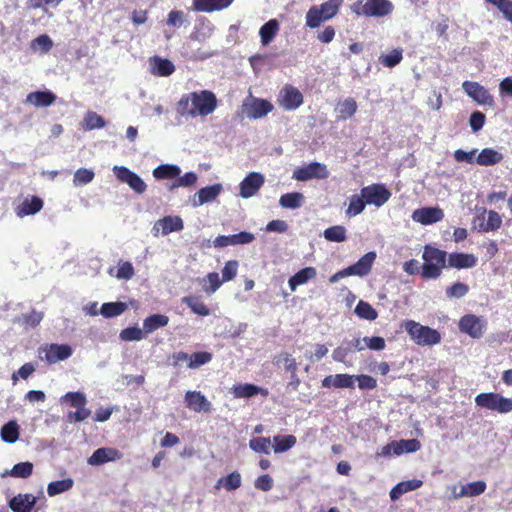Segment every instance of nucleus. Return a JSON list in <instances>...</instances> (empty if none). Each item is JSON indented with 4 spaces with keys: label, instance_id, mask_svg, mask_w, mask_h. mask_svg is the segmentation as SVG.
Segmentation results:
<instances>
[{
    "label": "nucleus",
    "instance_id": "obj_1",
    "mask_svg": "<svg viewBox=\"0 0 512 512\" xmlns=\"http://www.w3.org/2000/svg\"><path fill=\"white\" fill-rule=\"evenodd\" d=\"M216 95L209 90L193 91L183 94L176 104V111L181 117H206L217 108Z\"/></svg>",
    "mask_w": 512,
    "mask_h": 512
},
{
    "label": "nucleus",
    "instance_id": "obj_2",
    "mask_svg": "<svg viewBox=\"0 0 512 512\" xmlns=\"http://www.w3.org/2000/svg\"><path fill=\"white\" fill-rule=\"evenodd\" d=\"M446 252L430 245L424 246L422 259V277L425 279H437L446 266Z\"/></svg>",
    "mask_w": 512,
    "mask_h": 512
},
{
    "label": "nucleus",
    "instance_id": "obj_3",
    "mask_svg": "<svg viewBox=\"0 0 512 512\" xmlns=\"http://www.w3.org/2000/svg\"><path fill=\"white\" fill-rule=\"evenodd\" d=\"M342 4L343 0H327L320 5L311 6L305 16L306 26L311 29L318 28L322 22L336 16Z\"/></svg>",
    "mask_w": 512,
    "mask_h": 512
},
{
    "label": "nucleus",
    "instance_id": "obj_4",
    "mask_svg": "<svg viewBox=\"0 0 512 512\" xmlns=\"http://www.w3.org/2000/svg\"><path fill=\"white\" fill-rule=\"evenodd\" d=\"M402 327L411 340L419 346H434L441 342V334L433 328L424 326L414 320H406Z\"/></svg>",
    "mask_w": 512,
    "mask_h": 512
},
{
    "label": "nucleus",
    "instance_id": "obj_5",
    "mask_svg": "<svg viewBox=\"0 0 512 512\" xmlns=\"http://www.w3.org/2000/svg\"><path fill=\"white\" fill-rule=\"evenodd\" d=\"M393 4L389 0H358L351 6L357 16L384 17L393 11Z\"/></svg>",
    "mask_w": 512,
    "mask_h": 512
},
{
    "label": "nucleus",
    "instance_id": "obj_6",
    "mask_svg": "<svg viewBox=\"0 0 512 512\" xmlns=\"http://www.w3.org/2000/svg\"><path fill=\"white\" fill-rule=\"evenodd\" d=\"M475 404L502 414L512 411V399L497 393H480L475 397Z\"/></svg>",
    "mask_w": 512,
    "mask_h": 512
},
{
    "label": "nucleus",
    "instance_id": "obj_7",
    "mask_svg": "<svg viewBox=\"0 0 512 512\" xmlns=\"http://www.w3.org/2000/svg\"><path fill=\"white\" fill-rule=\"evenodd\" d=\"M465 94L479 106L494 108L495 100L489 90L475 81H464L461 85Z\"/></svg>",
    "mask_w": 512,
    "mask_h": 512
},
{
    "label": "nucleus",
    "instance_id": "obj_8",
    "mask_svg": "<svg viewBox=\"0 0 512 512\" xmlns=\"http://www.w3.org/2000/svg\"><path fill=\"white\" fill-rule=\"evenodd\" d=\"M243 113L249 119H259L273 110V105L265 100L250 96L247 98L243 105Z\"/></svg>",
    "mask_w": 512,
    "mask_h": 512
},
{
    "label": "nucleus",
    "instance_id": "obj_9",
    "mask_svg": "<svg viewBox=\"0 0 512 512\" xmlns=\"http://www.w3.org/2000/svg\"><path fill=\"white\" fill-rule=\"evenodd\" d=\"M112 170L119 181L127 184L137 194L146 191L147 185L143 179L127 167L115 165Z\"/></svg>",
    "mask_w": 512,
    "mask_h": 512
},
{
    "label": "nucleus",
    "instance_id": "obj_10",
    "mask_svg": "<svg viewBox=\"0 0 512 512\" xmlns=\"http://www.w3.org/2000/svg\"><path fill=\"white\" fill-rule=\"evenodd\" d=\"M184 228V222L180 216H165L157 220L152 227L154 237L166 236L172 232H180Z\"/></svg>",
    "mask_w": 512,
    "mask_h": 512
},
{
    "label": "nucleus",
    "instance_id": "obj_11",
    "mask_svg": "<svg viewBox=\"0 0 512 512\" xmlns=\"http://www.w3.org/2000/svg\"><path fill=\"white\" fill-rule=\"evenodd\" d=\"M362 195L367 205L375 207L383 206L391 197V193L382 184H372L361 189Z\"/></svg>",
    "mask_w": 512,
    "mask_h": 512
},
{
    "label": "nucleus",
    "instance_id": "obj_12",
    "mask_svg": "<svg viewBox=\"0 0 512 512\" xmlns=\"http://www.w3.org/2000/svg\"><path fill=\"white\" fill-rule=\"evenodd\" d=\"M328 177L327 167L318 162H312L308 165L297 168L292 178L297 181H308L311 179H325Z\"/></svg>",
    "mask_w": 512,
    "mask_h": 512
},
{
    "label": "nucleus",
    "instance_id": "obj_13",
    "mask_svg": "<svg viewBox=\"0 0 512 512\" xmlns=\"http://www.w3.org/2000/svg\"><path fill=\"white\" fill-rule=\"evenodd\" d=\"M487 322L484 318L473 314L463 316L459 321L461 332L468 334L473 338H480L484 334Z\"/></svg>",
    "mask_w": 512,
    "mask_h": 512
},
{
    "label": "nucleus",
    "instance_id": "obj_14",
    "mask_svg": "<svg viewBox=\"0 0 512 512\" xmlns=\"http://www.w3.org/2000/svg\"><path fill=\"white\" fill-rule=\"evenodd\" d=\"M265 182V177L259 172H250L239 184V196L248 199L255 196Z\"/></svg>",
    "mask_w": 512,
    "mask_h": 512
},
{
    "label": "nucleus",
    "instance_id": "obj_15",
    "mask_svg": "<svg viewBox=\"0 0 512 512\" xmlns=\"http://www.w3.org/2000/svg\"><path fill=\"white\" fill-rule=\"evenodd\" d=\"M411 218L421 225H432L444 218V211L439 207H422L413 211Z\"/></svg>",
    "mask_w": 512,
    "mask_h": 512
},
{
    "label": "nucleus",
    "instance_id": "obj_16",
    "mask_svg": "<svg viewBox=\"0 0 512 512\" xmlns=\"http://www.w3.org/2000/svg\"><path fill=\"white\" fill-rule=\"evenodd\" d=\"M303 103L302 93L293 86H285L279 93V105L287 111L296 110Z\"/></svg>",
    "mask_w": 512,
    "mask_h": 512
},
{
    "label": "nucleus",
    "instance_id": "obj_17",
    "mask_svg": "<svg viewBox=\"0 0 512 512\" xmlns=\"http://www.w3.org/2000/svg\"><path fill=\"white\" fill-rule=\"evenodd\" d=\"M123 457V454L113 447H102L96 449L92 455L87 459V464L90 466H100L108 462L118 461Z\"/></svg>",
    "mask_w": 512,
    "mask_h": 512
},
{
    "label": "nucleus",
    "instance_id": "obj_18",
    "mask_svg": "<svg viewBox=\"0 0 512 512\" xmlns=\"http://www.w3.org/2000/svg\"><path fill=\"white\" fill-rule=\"evenodd\" d=\"M185 404L188 409L200 413L210 412L211 403L200 391L188 390L184 397Z\"/></svg>",
    "mask_w": 512,
    "mask_h": 512
},
{
    "label": "nucleus",
    "instance_id": "obj_19",
    "mask_svg": "<svg viewBox=\"0 0 512 512\" xmlns=\"http://www.w3.org/2000/svg\"><path fill=\"white\" fill-rule=\"evenodd\" d=\"M222 190L223 186L221 184L203 187L191 198V205L196 208L212 202L220 195Z\"/></svg>",
    "mask_w": 512,
    "mask_h": 512
},
{
    "label": "nucleus",
    "instance_id": "obj_20",
    "mask_svg": "<svg viewBox=\"0 0 512 512\" xmlns=\"http://www.w3.org/2000/svg\"><path fill=\"white\" fill-rule=\"evenodd\" d=\"M73 353L72 348L66 344H51L44 349V359L48 363H57L68 359Z\"/></svg>",
    "mask_w": 512,
    "mask_h": 512
},
{
    "label": "nucleus",
    "instance_id": "obj_21",
    "mask_svg": "<svg viewBox=\"0 0 512 512\" xmlns=\"http://www.w3.org/2000/svg\"><path fill=\"white\" fill-rule=\"evenodd\" d=\"M376 252L371 251L363 255L355 264L348 267L351 276L365 277L372 269L376 260Z\"/></svg>",
    "mask_w": 512,
    "mask_h": 512
},
{
    "label": "nucleus",
    "instance_id": "obj_22",
    "mask_svg": "<svg viewBox=\"0 0 512 512\" xmlns=\"http://www.w3.org/2000/svg\"><path fill=\"white\" fill-rule=\"evenodd\" d=\"M56 101V95L49 90L30 92L25 99V103L37 108L52 106Z\"/></svg>",
    "mask_w": 512,
    "mask_h": 512
},
{
    "label": "nucleus",
    "instance_id": "obj_23",
    "mask_svg": "<svg viewBox=\"0 0 512 512\" xmlns=\"http://www.w3.org/2000/svg\"><path fill=\"white\" fill-rule=\"evenodd\" d=\"M233 2L234 0H193V10L196 12L212 13L230 7Z\"/></svg>",
    "mask_w": 512,
    "mask_h": 512
},
{
    "label": "nucleus",
    "instance_id": "obj_24",
    "mask_svg": "<svg viewBox=\"0 0 512 512\" xmlns=\"http://www.w3.org/2000/svg\"><path fill=\"white\" fill-rule=\"evenodd\" d=\"M149 69L153 75L168 77L175 71V65L168 59L154 56L149 59Z\"/></svg>",
    "mask_w": 512,
    "mask_h": 512
},
{
    "label": "nucleus",
    "instance_id": "obj_25",
    "mask_svg": "<svg viewBox=\"0 0 512 512\" xmlns=\"http://www.w3.org/2000/svg\"><path fill=\"white\" fill-rule=\"evenodd\" d=\"M37 503V497L33 494H18L9 501V507L13 512H31Z\"/></svg>",
    "mask_w": 512,
    "mask_h": 512
},
{
    "label": "nucleus",
    "instance_id": "obj_26",
    "mask_svg": "<svg viewBox=\"0 0 512 512\" xmlns=\"http://www.w3.org/2000/svg\"><path fill=\"white\" fill-rule=\"evenodd\" d=\"M43 208V201L37 196L26 197L17 207L16 214L18 217L34 215Z\"/></svg>",
    "mask_w": 512,
    "mask_h": 512
},
{
    "label": "nucleus",
    "instance_id": "obj_27",
    "mask_svg": "<svg viewBox=\"0 0 512 512\" xmlns=\"http://www.w3.org/2000/svg\"><path fill=\"white\" fill-rule=\"evenodd\" d=\"M477 258L468 253H451L448 256V266L456 269H467L476 266Z\"/></svg>",
    "mask_w": 512,
    "mask_h": 512
},
{
    "label": "nucleus",
    "instance_id": "obj_28",
    "mask_svg": "<svg viewBox=\"0 0 512 512\" xmlns=\"http://www.w3.org/2000/svg\"><path fill=\"white\" fill-rule=\"evenodd\" d=\"M357 108L358 106L356 101L353 98L348 97L336 104L334 113L337 120H347L356 113Z\"/></svg>",
    "mask_w": 512,
    "mask_h": 512
},
{
    "label": "nucleus",
    "instance_id": "obj_29",
    "mask_svg": "<svg viewBox=\"0 0 512 512\" xmlns=\"http://www.w3.org/2000/svg\"><path fill=\"white\" fill-rule=\"evenodd\" d=\"M317 275V271L314 267H306L298 271L292 277H290L288 284L292 292L300 285H304L310 280L314 279Z\"/></svg>",
    "mask_w": 512,
    "mask_h": 512
},
{
    "label": "nucleus",
    "instance_id": "obj_30",
    "mask_svg": "<svg viewBox=\"0 0 512 512\" xmlns=\"http://www.w3.org/2000/svg\"><path fill=\"white\" fill-rule=\"evenodd\" d=\"M503 160V155L498 150L493 148H485L478 153L475 163L480 166H492L500 163Z\"/></svg>",
    "mask_w": 512,
    "mask_h": 512
},
{
    "label": "nucleus",
    "instance_id": "obj_31",
    "mask_svg": "<svg viewBox=\"0 0 512 512\" xmlns=\"http://www.w3.org/2000/svg\"><path fill=\"white\" fill-rule=\"evenodd\" d=\"M108 273L118 280L129 281L135 275V270L131 262L120 260L115 268L109 269Z\"/></svg>",
    "mask_w": 512,
    "mask_h": 512
},
{
    "label": "nucleus",
    "instance_id": "obj_32",
    "mask_svg": "<svg viewBox=\"0 0 512 512\" xmlns=\"http://www.w3.org/2000/svg\"><path fill=\"white\" fill-rule=\"evenodd\" d=\"M279 28L280 25L276 19H271L261 26L259 36L262 46H267L273 41L279 31Z\"/></svg>",
    "mask_w": 512,
    "mask_h": 512
},
{
    "label": "nucleus",
    "instance_id": "obj_33",
    "mask_svg": "<svg viewBox=\"0 0 512 512\" xmlns=\"http://www.w3.org/2000/svg\"><path fill=\"white\" fill-rule=\"evenodd\" d=\"M231 391L235 398H250L258 393H263L264 395L268 394L267 390L248 383L234 385Z\"/></svg>",
    "mask_w": 512,
    "mask_h": 512
},
{
    "label": "nucleus",
    "instance_id": "obj_34",
    "mask_svg": "<svg viewBox=\"0 0 512 512\" xmlns=\"http://www.w3.org/2000/svg\"><path fill=\"white\" fill-rule=\"evenodd\" d=\"M168 323L169 318L166 315L153 314L143 321V329L146 335H148L161 327H165Z\"/></svg>",
    "mask_w": 512,
    "mask_h": 512
},
{
    "label": "nucleus",
    "instance_id": "obj_35",
    "mask_svg": "<svg viewBox=\"0 0 512 512\" xmlns=\"http://www.w3.org/2000/svg\"><path fill=\"white\" fill-rule=\"evenodd\" d=\"M73 486L74 480L70 477L62 480L52 481L47 486V494L50 497H55L71 490Z\"/></svg>",
    "mask_w": 512,
    "mask_h": 512
},
{
    "label": "nucleus",
    "instance_id": "obj_36",
    "mask_svg": "<svg viewBox=\"0 0 512 512\" xmlns=\"http://www.w3.org/2000/svg\"><path fill=\"white\" fill-rule=\"evenodd\" d=\"M180 173V167L173 164H162L153 170V176L156 179H173L178 177Z\"/></svg>",
    "mask_w": 512,
    "mask_h": 512
},
{
    "label": "nucleus",
    "instance_id": "obj_37",
    "mask_svg": "<svg viewBox=\"0 0 512 512\" xmlns=\"http://www.w3.org/2000/svg\"><path fill=\"white\" fill-rule=\"evenodd\" d=\"M241 483H242V478H241L240 473L237 471H234V472L228 474L227 476L220 478L217 481L215 488L218 489L220 487H224L227 491H233V490L238 489L241 486Z\"/></svg>",
    "mask_w": 512,
    "mask_h": 512
},
{
    "label": "nucleus",
    "instance_id": "obj_38",
    "mask_svg": "<svg viewBox=\"0 0 512 512\" xmlns=\"http://www.w3.org/2000/svg\"><path fill=\"white\" fill-rule=\"evenodd\" d=\"M487 216L486 222L480 225V231L490 232L498 230L502 224V217L493 210L483 211V216Z\"/></svg>",
    "mask_w": 512,
    "mask_h": 512
},
{
    "label": "nucleus",
    "instance_id": "obj_39",
    "mask_svg": "<svg viewBox=\"0 0 512 512\" xmlns=\"http://www.w3.org/2000/svg\"><path fill=\"white\" fill-rule=\"evenodd\" d=\"M0 436L2 441L6 443H15L19 438V425L17 422L15 420H11L3 425L0 431Z\"/></svg>",
    "mask_w": 512,
    "mask_h": 512
},
{
    "label": "nucleus",
    "instance_id": "obj_40",
    "mask_svg": "<svg viewBox=\"0 0 512 512\" xmlns=\"http://www.w3.org/2000/svg\"><path fill=\"white\" fill-rule=\"evenodd\" d=\"M303 202L304 196L299 192L283 194L279 199L280 206L287 209H297L302 206Z\"/></svg>",
    "mask_w": 512,
    "mask_h": 512
},
{
    "label": "nucleus",
    "instance_id": "obj_41",
    "mask_svg": "<svg viewBox=\"0 0 512 512\" xmlns=\"http://www.w3.org/2000/svg\"><path fill=\"white\" fill-rule=\"evenodd\" d=\"M394 446V455H401L403 453L416 452L420 449L421 444L416 439L392 441Z\"/></svg>",
    "mask_w": 512,
    "mask_h": 512
},
{
    "label": "nucleus",
    "instance_id": "obj_42",
    "mask_svg": "<svg viewBox=\"0 0 512 512\" xmlns=\"http://www.w3.org/2000/svg\"><path fill=\"white\" fill-rule=\"evenodd\" d=\"M127 309V304L123 302H108L102 304L100 314L105 318H112L121 315Z\"/></svg>",
    "mask_w": 512,
    "mask_h": 512
},
{
    "label": "nucleus",
    "instance_id": "obj_43",
    "mask_svg": "<svg viewBox=\"0 0 512 512\" xmlns=\"http://www.w3.org/2000/svg\"><path fill=\"white\" fill-rule=\"evenodd\" d=\"M53 45V40L48 35L43 34L31 41L30 48L35 53L46 54L52 49Z\"/></svg>",
    "mask_w": 512,
    "mask_h": 512
},
{
    "label": "nucleus",
    "instance_id": "obj_44",
    "mask_svg": "<svg viewBox=\"0 0 512 512\" xmlns=\"http://www.w3.org/2000/svg\"><path fill=\"white\" fill-rule=\"evenodd\" d=\"M83 128L87 131L101 129L106 125L104 118L94 111H88L83 118Z\"/></svg>",
    "mask_w": 512,
    "mask_h": 512
},
{
    "label": "nucleus",
    "instance_id": "obj_45",
    "mask_svg": "<svg viewBox=\"0 0 512 512\" xmlns=\"http://www.w3.org/2000/svg\"><path fill=\"white\" fill-rule=\"evenodd\" d=\"M323 237L327 241L341 243L347 238V230L341 225L331 226L324 230Z\"/></svg>",
    "mask_w": 512,
    "mask_h": 512
},
{
    "label": "nucleus",
    "instance_id": "obj_46",
    "mask_svg": "<svg viewBox=\"0 0 512 512\" xmlns=\"http://www.w3.org/2000/svg\"><path fill=\"white\" fill-rule=\"evenodd\" d=\"M297 440L294 435L274 436L273 450L275 453H283L295 446Z\"/></svg>",
    "mask_w": 512,
    "mask_h": 512
},
{
    "label": "nucleus",
    "instance_id": "obj_47",
    "mask_svg": "<svg viewBox=\"0 0 512 512\" xmlns=\"http://www.w3.org/2000/svg\"><path fill=\"white\" fill-rule=\"evenodd\" d=\"M276 364L283 365L286 371L291 373V378L296 379V384L300 383L298 376L296 375L297 363L295 359L288 353H281L276 357Z\"/></svg>",
    "mask_w": 512,
    "mask_h": 512
},
{
    "label": "nucleus",
    "instance_id": "obj_48",
    "mask_svg": "<svg viewBox=\"0 0 512 512\" xmlns=\"http://www.w3.org/2000/svg\"><path fill=\"white\" fill-rule=\"evenodd\" d=\"M403 59V50L401 48L393 49L392 51L382 54L379 57V61L383 66L387 68H393L397 66Z\"/></svg>",
    "mask_w": 512,
    "mask_h": 512
},
{
    "label": "nucleus",
    "instance_id": "obj_49",
    "mask_svg": "<svg viewBox=\"0 0 512 512\" xmlns=\"http://www.w3.org/2000/svg\"><path fill=\"white\" fill-rule=\"evenodd\" d=\"M198 175L195 172H187L183 176L176 177V180L169 186V190L173 191L179 187L189 188L196 184Z\"/></svg>",
    "mask_w": 512,
    "mask_h": 512
},
{
    "label": "nucleus",
    "instance_id": "obj_50",
    "mask_svg": "<svg viewBox=\"0 0 512 512\" xmlns=\"http://www.w3.org/2000/svg\"><path fill=\"white\" fill-rule=\"evenodd\" d=\"M366 205L367 203L362 195V192L360 193V195L354 194L349 199V206L347 208L346 213L350 217L359 215L363 212Z\"/></svg>",
    "mask_w": 512,
    "mask_h": 512
},
{
    "label": "nucleus",
    "instance_id": "obj_51",
    "mask_svg": "<svg viewBox=\"0 0 512 512\" xmlns=\"http://www.w3.org/2000/svg\"><path fill=\"white\" fill-rule=\"evenodd\" d=\"M95 178V173L92 169L79 168L75 171L73 176V185L75 187L85 186L91 183Z\"/></svg>",
    "mask_w": 512,
    "mask_h": 512
},
{
    "label": "nucleus",
    "instance_id": "obj_52",
    "mask_svg": "<svg viewBox=\"0 0 512 512\" xmlns=\"http://www.w3.org/2000/svg\"><path fill=\"white\" fill-rule=\"evenodd\" d=\"M183 301L188 305V307L193 311V313L200 316H208L210 315L209 308L204 304V302L194 296L185 297Z\"/></svg>",
    "mask_w": 512,
    "mask_h": 512
},
{
    "label": "nucleus",
    "instance_id": "obj_53",
    "mask_svg": "<svg viewBox=\"0 0 512 512\" xmlns=\"http://www.w3.org/2000/svg\"><path fill=\"white\" fill-rule=\"evenodd\" d=\"M61 403L68 404L71 407L77 408L87 404V398L82 392H67L60 398Z\"/></svg>",
    "mask_w": 512,
    "mask_h": 512
},
{
    "label": "nucleus",
    "instance_id": "obj_54",
    "mask_svg": "<svg viewBox=\"0 0 512 512\" xmlns=\"http://www.w3.org/2000/svg\"><path fill=\"white\" fill-rule=\"evenodd\" d=\"M354 312L362 319L375 320L378 316L376 310L367 302L360 300L355 307Z\"/></svg>",
    "mask_w": 512,
    "mask_h": 512
},
{
    "label": "nucleus",
    "instance_id": "obj_55",
    "mask_svg": "<svg viewBox=\"0 0 512 512\" xmlns=\"http://www.w3.org/2000/svg\"><path fill=\"white\" fill-rule=\"evenodd\" d=\"M249 447L255 453L269 454L271 451V440L267 437H256L249 441Z\"/></svg>",
    "mask_w": 512,
    "mask_h": 512
},
{
    "label": "nucleus",
    "instance_id": "obj_56",
    "mask_svg": "<svg viewBox=\"0 0 512 512\" xmlns=\"http://www.w3.org/2000/svg\"><path fill=\"white\" fill-rule=\"evenodd\" d=\"M33 464L31 462H21L13 466L10 472H6L3 476L9 474L17 478H27L32 474Z\"/></svg>",
    "mask_w": 512,
    "mask_h": 512
},
{
    "label": "nucleus",
    "instance_id": "obj_57",
    "mask_svg": "<svg viewBox=\"0 0 512 512\" xmlns=\"http://www.w3.org/2000/svg\"><path fill=\"white\" fill-rule=\"evenodd\" d=\"M119 337L121 340L127 342L140 341L146 337V333L144 329H140L139 327H128L120 332Z\"/></svg>",
    "mask_w": 512,
    "mask_h": 512
},
{
    "label": "nucleus",
    "instance_id": "obj_58",
    "mask_svg": "<svg viewBox=\"0 0 512 512\" xmlns=\"http://www.w3.org/2000/svg\"><path fill=\"white\" fill-rule=\"evenodd\" d=\"M212 360V354L209 352H196L190 355L188 368L197 369Z\"/></svg>",
    "mask_w": 512,
    "mask_h": 512
},
{
    "label": "nucleus",
    "instance_id": "obj_59",
    "mask_svg": "<svg viewBox=\"0 0 512 512\" xmlns=\"http://www.w3.org/2000/svg\"><path fill=\"white\" fill-rule=\"evenodd\" d=\"M205 283H208V286L204 285V291L208 295H211L219 289L223 281L220 279L218 273L212 272L206 276Z\"/></svg>",
    "mask_w": 512,
    "mask_h": 512
},
{
    "label": "nucleus",
    "instance_id": "obj_60",
    "mask_svg": "<svg viewBox=\"0 0 512 512\" xmlns=\"http://www.w3.org/2000/svg\"><path fill=\"white\" fill-rule=\"evenodd\" d=\"M469 291L467 284L456 282L446 289V296L448 298H461L464 297Z\"/></svg>",
    "mask_w": 512,
    "mask_h": 512
},
{
    "label": "nucleus",
    "instance_id": "obj_61",
    "mask_svg": "<svg viewBox=\"0 0 512 512\" xmlns=\"http://www.w3.org/2000/svg\"><path fill=\"white\" fill-rule=\"evenodd\" d=\"M464 486L467 497H476L484 493L486 483L482 480L467 483Z\"/></svg>",
    "mask_w": 512,
    "mask_h": 512
},
{
    "label": "nucleus",
    "instance_id": "obj_62",
    "mask_svg": "<svg viewBox=\"0 0 512 512\" xmlns=\"http://www.w3.org/2000/svg\"><path fill=\"white\" fill-rule=\"evenodd\" d=\"M238 262L236 260H229L225 263L222 270V281L228 282L235 278L238 271Z\"/></svg>",
    "mask_w": 512,
    "mask_h": 512
},
{
    "label": "nucleus",
    "instance_id": "obj_63",
    "mask_svg": "<svg viewBox=\"0 0 512 512\" xmlns=\"http://www.w3.org/2000/svg\"><path fill=\"white\" fill-rule=\"evenodd\" d=\"M486 117L485 115L480 111H475L470 115L469 118V125L473 132L480 131L484 124H485Z\"/></svg>",
    "mask_w": 512,
    "mask_h": 512
},
{
    "label": "nucleus",
    "instance_id": "obj_64",
    "mask_svg": "<svg viewBox=\"0 0 512 512\" xmlns=\"http://www.w3.org/2000/svg\"><path fill=\"white\" fill-rule=\"evenodd\" d=\"M189 360L190 355L183 351L175 352L169 357L170 364L175 368H180L184 364L188 367Z\"/></svg>",
    "mask_w": 512,
    "mask_h": 512
}]
</instances>
